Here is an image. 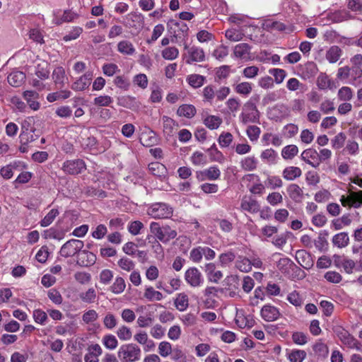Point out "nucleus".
Returning <instances> with one entry per match:
<instances>
[{"instance_id": "nucleus-1", "label": "nucleus", "mask_w": 362, "mask_h": 362, "mask_svg": "<svg viewBox=\"0 0 362 362\" xmlns=\"http://www.w3.org/2000/svg\"><path fill=\"white\" fill-rule=\"evenodd\" d=\"M38 131L34 126V119L28 117L21 122V134L19 135L20 142L30 144L39 138Z\"/></svg>"}, {"instance_id": "nucleus-2", "label": "nucleus", "mask_w": 362, "mask_h": 362, "mask_svg": "<svg viewBox=\"0 0 362 362\" xmlns=\"http://www.w3.org/2000/svg\"><path fill=\"white\" fill-rule=\"evenodd\" d=\"M141 349L135 344L122 345L117 352L118 358L121 362H135L140 359Z\"/></svg>"}, {"instance_id": "nucleus-3", "label": "nucleus", "mask_w": 362, "mask_h": 362, "mask_svg": "<svg viewBox=\"0 0 362 362\" xmlns=\"http://www.w3.org/2000/svg\"><path fill=\"white\" fill-rule=\"evenodd\" d=\"M150 230L158 240L163 243L169 242L177 236V231L172 229L169 226L165 225L160 226L157 222H151L150 224Z\"/></svg>"}, {"instance_id": "nucleus-4", "label": "nucleus", "mask_w": 362, "mask_h": 362, "mask_svg": "<svg viewBox=\"0 0 362 362\" xmlns=\"http://www.w3.org/2000/svg\"><path fill=\"white\" fill-rule=\"evenodd\" d=\"M240 120L243 124L259 123V112L254 103L247 102L244 105Z\"/></svg>"}, {"instance_id": "nucleus-5", "label": "nucleus", "mask_w": 362, "mask_h": 362, "mask_svg": "<svg viewBox=\"0 0 362 362\" xmlns=\"http://www.w3.org/2000/svg\"><path fill=\"white\" fill-rule=\"evenodd\" d=\"M173 208L165 203L153 204L147 210V214L153 218H168L173 215Z\"/></svg>"}, {"instance_id": "nucleus-6", "label": "nucleus", "mask_w": 362, "mask_h": 362, "mask_svg": "<svg viewBox=\"0 0 362 362\" xmlns=\"http://www.w3.org/2000/svg\"><path fill=\"white\" fill-rule=\"evenodd\" d=\"M84 243L82 240L71 239L66 241L61 247L59 253L64 257H74L78 255L83 249Z\"/></svg>"}, {"instance_id": "nucleus-7", "label": "nucleus", "mask_w": 362, "mask_h": 362, "mask_svg": "<svg viewBox=\"0 0 362 362\" xmlns=\"http://www.w3.org/2000/svg\"><path fill=\"white\" fill-rule=\"evenodd\" d=\"M167 26L168 32L173 35L172 42H174L173 38H180L182 36L187 35L189 28L183 21L172 19L168 22Z\"/></svg>"}, {"instance_id": "nucleus-8", "label": "nucleus", "mask_w": 362, "mask_h": 362, "mask_svg": "<svg viewBox=\"0 0 362 362\" xmlns=\"http://www.w3.org/2000/svg\"><path fill=\"white\" fill-rule=\"evenodd\" d=\"M62 169L69 175H78L86 169V165L82 159L69 160L64 162Z\"/></svg>"}, {"instance_id": "nucleus-9", "label": "nucleus", "mask_w": 362, "mask_h": 362, "mask_svg": "<svg viewBox=\"0 0 362 362\" xmlns=\"http://www.w3.org/2000/svg\"><path fill=\"white\" fill-rule=\"evenodd\" d=\"M186 282L192 287H199L204 282V278L200 271L196 267L189 268L185 273Z\"/></svg>"}, {"instance_id": "nucleus-10", "label": "nucleus", "mask_w": 362, "mask_h": 362, "mask_svg": "<svg viewBox=\"0 0 362 362\" xmlns=\"http://www.w3.org/2000/svg\"><path fill=\"white\" fill-rule=\"evenodd\" d=\"M295 259L296 262L305 269H310L314 265V261L311 254L305 250H297Z\"/></svg>"}, {"instance_id": "nucleus-11", "label": "nucleus", "mask_w": 362, "mask_h": 362, "mask_svg": "<svg viewBox=\"0 0 362 362\" xmlns=\"http://www.w3.org/2000/svg\"><path fill=\"white\" fill-rule=\"evenodd\" d=\"M240 209L244 211L256 214L259 211L260 205L252 197L245 196L241 200Z\"/></svg>"}, {"instance_id": "nucleus-12", "label": "nucleus", "mask_w": 362, "mask_h": 362, "mask_svg": "<svg viewBox=\"0 0 362 362\" xmlns=\"http://www.w3.org/2000/svg\"><path fill=\"white\" fill-rule=\"evenodd\" d=\"M261 316L267 322L276 320L280 316L279 309L269 304L264 305L261 310Z\"/></svg>"}, {"instance_id": "nucleus-13", "label": "nucleus", "mask_w": 362, "mask_h": 362, "mask_svg": "<svg viewBox=\"0 0 362 362\" xmlns=\"http://www.w3.org/2000/svg\"><path fill=\"white\" fill-rule=\"evenodd\" d=\"M96 256L88 250H81L77 256L76 263L81 267H90L95 264Z\"/></svg>"}, {"instance_id": "nucleus-14", "label": "nucleus", "mask_w": 362, "mask_h": 362, "mask_svg": "<svg viewBox=\"0 0 362 362\" xmlns=\"http://www.w3.org/2000/svg\"><path fill=\"white\" fill-rule=\"evenodd\" d=\"M93 78V73L90 71L85 73L71 85V88L76 91H82L86 89L90 84Z\"/></svg>"}, {"instance_id": "nucleus-15", "label": "nucleus", "mask_w": 362, "mask_h": 362, "mask_svg": "<svg viewBox=\"0 0 362 362\" xmlns=\"http://www.w3.org/2000/svg\"><path fill=\"white\" fill-rule=\"evenodd\" d=\"M301 159L313 168L319 166V156L316 150L308 148L301 153Z\"/></svg>"}, {"instance_id": "nucleus-16", "label": "nucleus", "mask_w": 362, "mask_h": 362, "mask_svg": "<svg viewBox=\"0 0 362 362\" xmlns=\"http://www.w3.org/2000/svg\"><path fill=\"white\" fill-rule=\"evenodd\" d=\"M264 29L267 31H279V32H291L292 29L280 21H275L272 20H267L263 23Z\"/></svg>"}, {"instance_id": "nucleus-17", "label": "nucleus", "mask_w": 362, "mask_h": 362, "mask_svg": "<svg viewBox=\"0 0 362 362\" xmlns=\"http://www.w3.org/2000/svg\"><path fill=\"white\" fill-rule=\"evenodd\" d=\"M52 79L57 89H62L64 88L66 81L68 78L66 77L65 71L62 66H58L53 71Z\"/></svg>"}, {"instance_id": "nucleus-18", "label": "nucleus", "mask_w": 362, "mask_h": 362, "mask_svg": "<svg viewBox=\"0 0 362 362\" xmlns=\"http://www.w3.org/2000/svg\"><path fill=\"white\" fill-rule=\"evenodd\" d=\"M189 57L186 60L187 64H191L194 62H202L205 60V54L204 50L195 46H193L188 49Z\"/></svg>"}, {"instance_id": "nucleus-19", "label": "nucleus", "mask_w": 362, "mask_h": 362, "mask_svg": "<svg viewBox=\"0 0 362 362\" xmlns=\"http://www.w3.org/2000/svg\"><path fill=\"white\" fill-rule=\"evenodd\" d=\"M251 47L247 43H240L234 47L233 54L235 57L248 60L250 59Z\"/></svg>"}, {"instance_id": "nucleus-20", "label": "nucleus", "mask_w": 362, "mask_h": 362, "mask_svg": "<svg viewBox=\"0 0 362 362\" xmlns=\"http://www.w3.org/2000/svg\"><path fill=\"white\" fill-rule=\"evenodd\" d=\"M349 242V236L346 232L338 233L335 234L332 239V245L340 249L347 247Z\"/></svg>"}, {"instance_id": "nucleus-21", "label": "nucleus", "mask_w": 362, "mask_h": 362, "mask_svg": "<svg viewBox=\"0 0 362 362\" xmlns=\"http://www.w3.org/2000/svg\"><path fill=\"white\" fill-rule=\"evenodd\" d=\"M204 271L209 281L218 283L223 277V274L221 271H216V266L214 263L206 264Z\"/></svg>"}, {"instance_id": "nucleus-22", "label": "nucleus", "mask_w": 362, "mask_h": 362, "mask_svg": "<svg viewBox=\"0 0 362 362\" xmlns=\"http://www.w3.org/2000/svg\"><path fill=\"white\" fill-rule=\"evenodd\" d=\"M23 98L32 110H37L40 108V103L37 101V99L39 98V94L37 91L25 90L23 93Z\"/></svg>"}, {"instance_id": "nucleus-23", "label": "nucleus", "mask_w": 362, "mask_h": 362, "mask_svg": "<svg viewBox=\"0 0 362 362\" xmlns=\"http://www.w3.org/2000/svg\"><path fill=\"white\" fill-rule=\"evenodd\" d=\"M58 91L50 93L47 95V100L53 103L57 100H65L69 98L72 93L67 89H58Z\"/></svg>"}, {"instance_id": "nucleus-24", "label": "nucleus", "mask_w": 362, "mask_h": 362, "mask_svg": "<svg viewBox=\"0 0 362 362\" xmlns=\"http://www.w3.org/2000/svg\"><path fill=\"white\" fill-rule=\"evenodd\" d=\"M102 354V349L99 344L91 345L88 352L84 356L85 362H98V356Z\"/></svg>"}, {"instance_id": "nucleus-25", "label": "nucleus", "mask_w": 362, "mask_h": 362, "mask_svg": "<svg viewBox=\"0 0 362 362\" xmlns=\"http://www.w3.org/2000/svg\"><path fill=\"white\" fill-rule=\"evenodd\" d=\"M140 141L145 146H152L156 144L158 139L156 132L151 129L143 132L140 137Z\"/></svg>"}, {"instance_id": "nucleus-26", "label": "nucleus", "mask_w": 362, "mask_h": 362, "mask_svg": "<svg viewBox=\"0 0 362 362\" xmlns=\"http://www.w3.org/2000/svg\"><path fill=\"white\" fill-rule=\"evenodd\" d=\"M197 113V110L193 105L191 104H183L180 105L177 110V115L179 117H186L191 119Z\"/></svg>"}, {"instance_id": "nucleus-27", "label": "nucleus", "mask_w": 362, "mask_h": 362, "mask_svg": "<svg viewBox=\"0 0 362 362\" xmlns=\"http://www.w3.org/2000/svg\"><path fill=\"white\" fill-rule=\"evenodd\" d=\"M117 105L128 109H133L139 107V103L136 100V98L130 95L118 97Z\"/></svg>"}, {"instance_id": "nucleus-28", "label": "nucleus", "mask_w": 362, "mask_h": 362, "mask_svg": "<svg viewBox=\"0 0 362 362\" xmlns=\"http://www.w3.org/2000/svg\"><path fill=\"white\" fill-rule=\"evenodd\" d=\"M25 79V74L20 71H13L7 77L8 83L13 87L21 86L23 83Z\"/></svg>"}, {"instance_id": "nucleus-29", "label": "nucleus", "mask_w": 362, "mask_h": 362, "mask_svg": "<svg viewBox=\"0 0 362 362\" xmlns=\"http://www.w3.org/2000/svg\"><path fill=\"white\" fill-rule=\"evenodd\" d=\"M302 175V170L298 167L289 166L286 167L282 172L283 177L286 180H294L300 177Z\"/></svg>"}, {"instance_id": "nucleus-30", "label": "nucleus", "mask_w": 362, "mask_h": 362, "mask_svg": "<svg viewBox=\"0 0 362 362\" xmlns=\"http://www.w3.org/2000/svg\"><path fill=\"white\" fill-rule=\"evenodd\" d=\"M287 192L290 198L295 202L301 201L303 192V189L296 184H291L287 187Z\"/></svg>"}, {"instance_id": "nucleus-31", "label": "nucleus", "mask_w": 362, "mask_h": 362, "mask_svg": "<svg viewBox=\"0 0 362 362\" xmlns=\"http://www.w3.org/2000/svg\"><path fill=\"white\" fill-rule=\"evenodd\" d=\"M175 308L180 311H185L189 306V298L185 293H180L177 295L174 300Z\"/></svg>"}, {"instance_id": "nucleus-32", "label": "nucleus", "mask_w": 362, "mask_h": 362, "mask_svg": "<svg viewBox=\"0 0 362 362\" xmlns=\"http://www.w3.org/2000/svg\"><path fill=\"white\" fill-rule=\"evenodd\" d=\"M35 74L41 80H45L49 78V64L47 62L42 61L35 66Z\"/></svg>"}, {"instance_id": "nucleus-33", "label": "nucleus", "mask_w": 362, "mask_h": 362, "mask_svg": "<svg viewBox=\"0 0 362 362\" xmlns=\"http://www.w3.org/2000/svg\"><path fill=\"white\" fill-rule=\"evenodd\" d=\"M162 121L164 134L167 136H172L175 127L178 126L177 122L168 116H163L162 117Z\"/></svg>"}, {"instance_id": "nucleus-34", "label": "nucleus", "mask_w": 362, "mask_h": 362, "mask_svg": "<svg viewBox=\"0 0 362 362\" xmlns=\"http://www.w3.org/2000/svg\"><path fill=\"white\" fill-rule=\"evenodd\" d=\"M330 18L334 23H341L353 18V16L351 15L349 11L343 9L336 11L332 13L330 16Z\"/></svg>"}, {"instance_id": "nucleus-35", "label": "nucleus", "mask_w": 362, "mask_h": 362, "mask_svg": "<svg viewBox=\"0 0 362 362\" xmlns=\"http://www.w3.org/2000/svg\"><path fill=\"white\" fill-rule=\"evenodd\" d=\"M117 50L122 54L132 55L135 53L133 44L128 40H122L117 44Z\"/></svg>"}, {"instance_id": "nucleus-36", "label": "nucleus", "mask_w": 362, "mask_h": 362, "mask_svg": "<svg viewBox=\"0 0 362 362\" xmlns=\"http://www.w3.org/2000/svg\"><path fill=\"white\" fill-rule=\"evenodd\" d=\"M315 354L321 358H326L329 354L328 346L322 341L319 339L313 346Z\"/></svg>"}, {"instance_id": "nucleus-37", "label": "nucleus", "mask_w": 362, "mask_h": 362, "mask_svg": "<svg viewBox=\"0 0 362 362\" xmlns=\"http://www.w3.org/2000/svg\"><path fill=\"white\" fill-rule=\"evenodd\" d=\"M187 81L194 88L202 87L206 81V77L199 74H190L187 77Z\"/></svg>"}, {"instance_id": "nucleus-38", "label": "nucleus", "mask_w": 362, "mask_h": 362, "mask_svg": "<svg viewBox=\"0 0 362 362\" xmlns=\"http://www.w3.org/2000/svg\"><path fill=\"white\" fill-rule=\"evenodd\" d=\"M148 170L153 175L159 177H165L167 172L165 166L158 162L150 163Z\"/></svg>"}, {"instance_id": "nucleus-39", "label": "nucleus", "mask_w": 362, "mask_h": 362, "mask_svg": "<svg viewBox=\"0 0 362 362\" xmlns=\"http://www.w3.org/2000/svg\"><path fill=\"white\" fill-rule=\"evenodd\" d=\"M341 55V49L338 46H332L326 52V59L329 63L337 62Z\"/></svg>"}, {"instance_id": "nucleus-40", "label": "nucleus", "mask_w": 362, "mask_h": 362, "mask_svg": "<svg viewBox=\"0 0 362 362\" xmlns=\"http://www.w3.org/2000/svg\"><path fill=\"white\" fill-rule=\"evenodd\" d=\"M258 161L255 156H248L240 162L241 168L246 171H252L257 168Z\"/></svg>"}, {"instance_id": "nucleus-41", "label": "nucleus", "mask_w": 362, "mask_h": 362, "mask_svg": "<svg viewBox=\"0 0 362 362\" xmlns=\"http://www.w3.org/2000/svg\"><path fill=\"white\" fill-rule=\"evenodd\" d=\"M298 146L293 144H290L282 148L281 156L285 160H291L298 154Z\"/></svg>"}, {"instance_id": "nucleus-42", "label": "nucleus", "mask_w": 362, "mask_h": 362, "mask_svg": "<svg viewBox=\"0 0 362 362\" xmlns=\"http://www.w3.org/2000/svg\"><path fill=\"white\" fill-rule=\"evenodd\" d=\"M144 296L149 301H158L163 298V295L160 291H156L152 286L146 288Z\"/></svg>"}, {"instance_id": "nucleus-43", "label": "nucleus", "mask_w": 362, "mask_h": 362, "mask_svg": "<svg viewBox=\"0 0 362 362\" xmlns=\"http://www.w3.org/2000/svg\"><path fill=\"white\" fill-rule=\"evenodd\" d=\"M222 123V119L216 115H209L204 119V124L210 129H218Z\"/></svg>"}, {"instance_id": "nucleus-44", "label": "nucleus", "mask_w": 362, "mask_h": 362, "mask_svg": "<svg viewBox=\"0 0 362 362\" xmlns=\"http://www.w3.org/2000/svg\"><path fill=\"white\" fill-rule=\"evenodd\" d=\"M126 288L124 279L121 276H117L114 283L110 287V290L115 294L122 293Z\"/></svg>"}, {"instance_id": "nucleus-45", "label": "nucleus", "mask_w": 362, "mask_h": 362, "mask_svg": "<svg viewBox=\"0 0 362 362\" xmlns=\"http://www.w3.org/2000/svg\"><path fill=\"white\" fill-rule=\"evenodd\" d=\"M202 175L204 176L205 178L209 180H216L220 177L221 171L217 166H211L208 169L202 171Z\"/></svg>"}, {"instance_id": "nucleus-46", "label": "nucleus", "mask_w": 362, "mask_h": 362, "mask_svg": "<svg viewBox=\"0 0 362 362\" xmlns=\"http://www.w3.org/2000/svg\"><path fill=\"white\" fill-rule=\"evenodd\" d=\"M235 267L242 272H249L251 271V260L243 257L239 258L235 262Z\"/></svg>"}, {"instance_id": "nucleus-47", "label": "nucleus", "mask_w": 362, "mask_h": 362, "mask_svg": "<svg viewBox=\"0 0 362 362\" xmlns=\"http://www.w3.org/2000/svg\"><path fill=\"white\" fill-rule=\"evenodd\" d=\"M235 91L240 95L247 96L252 90V83L249 82H242L233 85Z\"/></svg>"}, {"instance_id": "nucleus-48", "label": "nucleus", "mask_w": 362, "mask_h": 362, "mask_svg": "<svg viewBox=\"0 0 362 362\" xmlns=\"http://www.w3.org/2000/svg\"><path fill=\"white\" fill-rule=\"evenodd\" d=\"M306 356L304 350L293 349L288 354V358L291 362H303Z\"/></svg>"}, {"instance_id": "nucleus-49", "label": "nucleus", "mask_w": 362, "mask_h": 362, "mask_svg": "<svg viewBox=\"0 0 362 362\" xmlns=\"http://www.w3.org/2000/svg\"><path fill=\"white\" fill-rule=\"evenodd\" d=\"M349 349L362 351V344L351 334L342 343Z\"/></svg>"}, {"instance_id": "nucleus-50", "label": "nucleus", "mask_w": 362, "mask_h": 362, "mask_svg": "<svg viewBox=\"0 0 362 362\" xmlns=\"http://www.w3.org/2000/svg\"><path fill=\"white\" fill-rule=\"evenodd\" d=\"M350 76H351L350 83L353 86H357L361 83V78L362 77V69L358 66L351 67Z\"/></svg>"}, {"instance_id": "nucleus-51", "label": "nucleus", "mask_w": 362, "mask_h": 362, "mask_svg": "<svg viewBox=\"0 0 362 362\" xmlns=\"http://www.w3.org/2000/svg\"><path fill=\"white\" fill-rule=\"evenodd\" d=\"M353 90L348 86H343L339 89L337 97L341 101H349L353 98Z\"/></svg>"}, {"instance_id": "nucleus-52", "label": "nucleus", "mask_w": 362, "mask_h": 362, "mask_svg": "<svg viewBox=\"0 0 362 362\" xmlns=\"http://www.w3.org/2000/svg\"><path fill=\"white\" fill-rule=\"evenodd\" d=\"M350 206L354 208H359L362 204V190L357 192H351L349 195Z\"/></svg>"}, {"instance_id": "nucleus-53", "label": "nucleus", "mask_w": 362, "mask_h": 362, "mask_svg": "<svg viewBox=\"0 0 362 362\" xmlns=\"http://www.w3.org/2000/svg\"><path fill=\"white\" fill-rule=\"evenodd\" d=\"M269 73L274 76V81L277 84L281 83L286 76V71L282 69H270Z\"/></svg>"}, {"instance_id": "nucleus-54", "label": "nucleus", "mask_w": 362, "mask_h": 362, "mask_svg": "<svg viewBox=\"0 0 362 362\" xmlns=\"http://www.w3.org/2000/svg\"><path fill=\"white\" fill-rule=\"evenodd\" d=\"M59 212L57 209H52L40 221V226L42 227H47L49 226L54 218L59 215Z\"/></svg>"}, {"instance_id": "nucleus-55", "label": "nucleus", "mask_w": 362, "mask_h": 362, "mask_svg": "<svg viewBox=\"0 0 362 362\" xmlns=\"http://www.w3.org/2000/svg\"><path fill=\"white\" fill-rule=\"evenodd\" d=\"M81 300L86 303H91L95 301L96 292L93 288H88L86 292L79 294Z\"/></svg>"}, {"instance_id": "nucleus-56", "label": "nucleus", "mask_w": 362, "mask_h": 362, "mask_svg": "<svg viewBox=\"0 0 362 362\" xmlns=\"http://www.w3.org/2000/svg\"><path fill=\"white\" fill-rule=\"evenodd\" d=\"M347 8L356 14L362 13V0H346Z\"/></svg>"}, {"instance_id": "nucleus-57", "label": "nucleus", "mask_w": 362, "mask_h": 362, "mask_svg": "<svg viewBox=\"0 0 362 362\" xmlns=\"http://www.w3.org/2000/svg\"><path fill=\"white\" fill-rule=\"evenodd\" d=\"M118 266L126 272L133 271L135 267V263L130 259L123 257L117 262Z\"/></svg>"}, {"instance_id": "nucleus-58", "label": "nucleus", "mask_w": 362, "mask_h": 362, "mask_svg": "<svg viewBox=\"0 0 362 362\" xmlns=\"http://www.w3.org/2000/svg\"><path fill=\"white\" fill-rule=\"evenodd\" d=\"M104 346L110 350L115 349L118 345V341L115 336L112 334H107L103 339Z\"/></svg>"}, {"instance_id": "nucleus-59", "label": "nucleus", "mask_w": 362, "mask_h": 362, "mask_svg": "<svg viewBox=\"0 0 362 362\" xmlns=\"http://www.w3.org/2000/svg\"><path fill=\"white\" fill-rule=\"evenodd\" d=\"M55 114L60 118H69L72 115V109L69 105H61L56 109Z\"/></svg>"}, {"instance_id": "nucleus-60", "label": "nucleus", "mask_w": 362, "mask_h": 362, "mask_svg": "<svg viewBox=\"0 0 362 362\" xmlns=\"http://www.w3.org/2000/svg\"><path fill=\"white\" fill-rule=\"evenodd\" d=\"M179 51L175 47H169L162 51V57L165 59L173 60L178 57Z\"/></svg>"}, {"instance_id": "nucleus-61", "label": "nucleus", "mask_w": 362, "mask_h": 362, "mask_svg": "<svg viewBox=\"0 0 362 362\" xmlns=\"http://www.w3.org/2000/svg\"><path fill=\"white\" fill-rule=\"evenodd\" d=\"M114 84L119 88L127 90L130 86V82L124 76H117L114 79Z\"/></svg>"}, {"instance_id": "nucleus-62", "label": "nucleus", "mask_w": 362, "mask_h": 362, "mask_svg": "<svg viewBox=\"0 0 362 362\" xmlns=\"http://www.w3.org/2000/svg\"><path fill=\"white\" fill-rule=\"evenodd\" d=\"M117 334L119 339L127 341L132 338V333L130 328L125 325H122L117 329Z\"/></svg>"}, {"instance_id": "nucleus-63", "label": "nucleus", "mask_w": 362, "mask_h": 362, "mask_svg": "<svg viewBox=\"0 0 362 362\" xmlns=\"http://www.w3.org/2000/svg\"><path fill=\"white\" fill-rule=\"evenodd\" d=\"M293 341L298 345H304L308 341V335L302 332H295L292 334Z\"/></svg>"}, {"instance_id": "nucleus-64", "label": "nucleus", "mask_w": 362, "mask_h": 362, "mask_svg": "<svg viewBox=\"0 0 362 362\" xmlns=\"http://www.w3.org/2000/svg\"><path fill=\"white\" fill-rule=\"evenodd\" d=\"M103 324L107 329H112L117 325V319L113 314L108 313L103 319Z\"/></svg>"}]
</instances>
